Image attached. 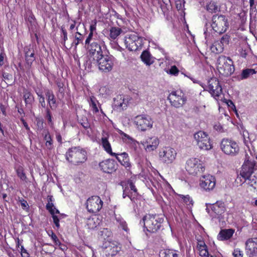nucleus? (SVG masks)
I'll use <instances>...</instances> for the list:
<instances>
[{"label":"nucleus","instance_id":"nucleus-60","mask_svg":"<svg viewBox=\"0 0 257 257\" xmlns=\"http://www.w3.org/2000/svg\"><path fill=\"white\" fill-rule=\"evenodd\" d=\"M93 35V34L92 32H90L87 39L85 40V45H88V46L90 45V44H91L90 41L92 40Z\"/></svg>","mask_w":257,"mask_h":257},{"label":"nucleus","instance_id":"nucleus-11","mask_svg":"<svg viewBox=\"0 0 257 257\" xmlns=\"http://www.w3.org/2000/svg\"><path fill=\"white\" fill-rule=\"evenodd\" d=\"M185 169L189 174L194 176L201 173L204 170L201 161L199 159L195 158H192L187 160L186 163Z\"/></svg>","mask_w":257,"mask_h":257},{"label":"nucleus","instance_id":"nucleus-56","mask_svg":"<svg viewBox=\"0 0 257 257\" xmlns=\"http://www.w3.org/2000/svg\"><path fill=\"white\" fill-rule=\"evenodd\" d=\"M242 137L243 138L244 143L246 144L249 142V134L247 131H243L242 132Z\"/></svg>","mask_w":257,"mask_h":257},{"label":"nucleus","instance_id":"nucleus-24","mask_svg":"<svg viewBox=\"0 0 257 257\" xmlns=\"http://www.w3.org/2000/svg\"><path fill=\"white\" fill-rule=\"evenodd\" d=\"M101 170L107 173H111L115 171V163L113 160L108 159L102 161L99 164Z\"/></svg>","mask_w":257,"mask_h":257},{"label":"nucleus","instance_id":"nucleus-53","mask_svg":"<svg viewBox=\"0 0 257 257\" xmlns=\"http://www.w3.org/2000/svg\"><path fill=\"white\" fill-rule=\"evenodd\" d=\"M199 254L202 257H209V254L207 250V248H202L199 249Z\"/></svg>","mask_w":257,"mask_h":257},{"label":"nucleus","instance_id":"nucleus-39","mask_svg":"<svg viewBox=\"0 0 257 257\" xmlns=\"http://www.w3.org/2000/svg\"><path fill=\"white\" fill-rule=\"evenodd\" d=\"M83 40V36L79 32H76L74 37V40L71 44V46L74 45L75 48L77 47V46L80 43H82Z\"/></svg>","mask_w":257,"mask_h":257},{"label":"nucleus","instance_id":"nucleus-38","mask_svg":"<svg viewBox=\"0 0 257 257\" xmlns=\"http://www.w3.org/2000/svg\"><path fill=\"white\" fill-rule=\"evenodd\" d=\"M141 58L147 65H150L153 63L151 61V54L148 51H144L141 54Z\"/></svg>","mask_w":257,"mask_h":257},{"label":"nucleus","instance_id":"nucleus-12","mask_svg":"<svg viewBox=\"0 0 257 257\" xmlns=\"http://www.w3.org/2000/svg\"><path fill=\"white\" fill-rule=\"evenodd\" d=\"M134 123L139 130L145 132L152 127L153 121L150 116L142 114L135 117Z\"/></svg>","mask_w":257,"mask_h":257},{"label":"nucleus","instance_id":"nucleus-50","mask_svg":"<svg viewBox=\"0 0 257 257\" xmlns=\"http://www.w3.org/2000/svg\"><path fill=\"white\" fill-rule=\"evenodd\" d=\"M37 94L38 97H39V103H40V104L42 107L45 108L46 107V102L45 101L44 97L42 95V93H40L39 92H37Z\"/></svg>","mask_w":257,"mask_h":257},{"label":"nucleus","instance_id":"nucleus-3","mask_svg":"<svg viewBox=\"0 0 257 257\" xmlns=\"http://www.w3.org/2000/svg\"><path fill=\"white\" fill-rule=\"evenodd\" d=\"M163 221L164 219L158 215L148 214L143 217L140 223H143L147 231L155 233L160 229Z\"/></svg>","mask_w":257,"mask_h":257},{"label":"nucleus","instance_id":"nucleus-23","mask_svg":"<svg viewBox=\"0 0 257 257\" xmlns=\"http://www.w3.org/2000/svg\"><path fill=\"white\" fill-rule=\"evenodd\" d=\"M109 134L108 132L103 131L101 134V145L104 150L112 156H116V154L112 152L110 144L108 141Z\"/></svg>","mask_w":257,"mask_h":257},{"label":"nucleus","instance_id":"nucleus-46","mask_svg":"<svg viewBox=\"0 0 257 257\" xmlns=\"http://www.w3.org/2000/svg\"><path fill=\"white\" fill-rule=\"evenodd\" d=\"M17 174L18 177L23 181L26 180L27 179L26 176L24 172L23 169L22 167H19L17 169Z\"/></svg>","mask_w":257,"mask_h":257},{"label":"nucleus","instance_id":"nucleus-59","mask_svg":"<svg viewBox=\"0 0 257 257\" xmlns=\"http://www.w3.org/2000/svg\"><path fill=\"white\" fill-rule=\"evenodd\" d=\"M57 86L58 87V88H59V92L62 94H64V84L62 82H57Z\"/></svg>","mask_w":257,"mask_h":257},{"label":"nucleus","instance_id":"nucleus-58","mask_svg":"<svg viewBox=\"0 0 257 257\" xmlns=\"http://www.w3.org/2000/svg\"><path fill=\"white\" fill-rule=\"evenodd\" d=\"M233 255L234 257H242L243 253L239 248H236L233 251Z\"/></svg>","mask_w":257,"mask_h":257},{"label":"nucleus","instance_id":"nucleus-21","mask_svg":"<svg viewBox=\"0 0 257 257\" xmlns=\"http://www.w3.org/2000/svg\"><path fill=\"white\" fill-rule=\"evenodd\" d=\"M25 57L26 61V67L30 69L32 66L33 62L35 60V51L33 47L31 45L25 48Z\"/></svg>","mask_w":257,"mask_h":257},{"label":"nucleus","instance_id":"nucleus-51","mask_svg":"<svg viewBox=\"0 0 257 257\" xmlns=\"http://www.w3.org/2000/svg\"><path fill=\"white\" fill-rule=\"evenodd\" d=\"M168 4H161L160 5V8L162 10V12L163 13V14L164 16L167 15L168 12L169 11V7Z\"/></svg>","mask_w":257,"mask_h":257},{"label":"nucleus","instance_id":"nucleus-32","mask_svg":"<svg viewBox=\"0 0 257 257\" xmlns=\"http://www.w3.org/2000/svg\"><path fill=\"white\" fill-rule=\"evenodd\" d=\"M114 105L119 108H121L122 109L125 108L127 106V104L125 102L124 98L120 96H117L116 98L114 99Z\"/></svg>","mask_w":257,"mask_h":257},{"label":"nucleus","instance_id":"nucleus-25","mask_svg":"<svg viewBox=\"0 0 257 257\" xmlns=\"http://www.w3.org/2000/svg\"><path fill=\"white\" fill-rule=\"evenodd\" d=\"M46 209L52 215L53 222L57 228L60 227L59 219L56 214H59V211L54 206L53 202H48L46 205Z\"/></svg>","mask_w":257,"mask_h":257},{"label":"nucleus","instance_id":"nucleus-37","mask_svg":"<svg viewBox=\"0 0 257 257\" xmlns=\"http://www.w3.org/2000/svg\"><path fill=\"white\" fill-rule=\"evenodd\" d=\"M99 220L96 217L88 219L87 222L88 228L90 229H95L99 225Z\"/></svg>","mask_w":257,"mask_h":257},{"label":"nucleus","instance_id":"nucleus-15","mask_svg":"<svg viewBox=\"0 0 257 257\" xmlns=\"http://www.w3.org/2000/svg\"><path fill=\"white\" fill-rule=\"evenodd\" d=\"M103 202L98 196L89 198L86 202V208L89 212L97 213L102 208Z\"/></svg>","mask_w":257,"mask_h":257},{"label":"nucleus","instance_id":"nucleus-5","mask_svg":"<svg viewBox=\"0 0 257 257\" xmlns=\"http://www.w3.org/2000/svg\"><path fill=\"white\" fill-rule=\"evenodd\" d=\"M204 90L208 91L216 100H221L223 98L222 87L218 79L215 77L210 78Z\"/></svg>","mask_w":257,"mask_h":257},{"label":"nucleus","instance_id":"nucleus-43","mask_svg":"<svg viewBox=\"0 0 257 257\" xmlns=\"http://www.w3.org/2000/svg\"><path fill=\"white\" fill-rule=\"evenodd\" d=\"M78 121L85 129H87L90 126V124L86 116H82L79 118Z\"/></svg>","mask_w":257,"mask_h":257},{"label":"nucleus","instance_id":"nucleus-55","mask_svg":"<svg viewBox=\"0 0 257 257\" xmlns=\"http://www.w3.org/2000/svg\"><path fill=\"white\" fill-rule=\"evenodd\" d=\"M51 238L54 241V242L56 245L60 246L61 245V243L60 240L58 239L56 235L53 232L51 234Z\"/></svg>","mask_w":257,"mask_h":257},{"label":"nucleus","instance_id":"nucleus-57","mask_svg":"<svg viewBox=\"0 0 257 257\" xmlns=\"http://www.w3.org/2000/svg\"><path fill=\"white\" fill-rule=\"evenodd\" d=\"M21 253L22 257H29L30 254L23 245H21Z\"/></svg>","mask_w":257,"mask_h":257},{"label":"nucleus","instance_id":"nucleus-44","mask_svg":"<svg viewBox=\"0 0 257 257\" xmlns=\"http://www.w3.org/2000/svg\"><path fill=\"white\" fill-rule=\"evenodd\" d=\"M179 197L183 200V202L188 206L193 205V200L189 195H179Z\"/></svg>","mask_w":257,"mask_h":257},{"label":"nucleus","instance_id":"nucleus-62","mask_svg":"<svg viewBox=\"0 0 257 257\" xmlns=\"http://www.w3.org/2000/svg\"><path fill=\"white\" fill-rule=\"evenodd\" d=\"M239 51L240 53V55L242 57H243V58L246 57V56L247 55V50H246L245 49H244L242 48L239 50Z\"/></svg>","mask_w":257,"mask_h":257},{"label":"nucleus","instance_id":"nucleus-28","mask_svg":"<svg viewBox=\"0 0 257 257\" xmlns=\"http://www.w3.org/2000/svg\"><path fill=\"white\" fill-rule=\"evenodd\" d=\"M46 96L50 108L52 109L56 108L57 107L56 100L53 92L48 90L46 92Z\"/></svg>","mask_w":257,"mask_h":257},{"label":"nucleus","instance_id":"nucleus-34","mask_svg":"<svg viewBox=\"0 0 257 257\" xmlns=\"http://www.w3.org/2000/svg\"><path fill=\"white\" fill-rule=\"evenodd\" d=\"M245 179V182H246L250 186L252 187L254 189L257 188V178L254 176L252 175L248 176V177H243Z\"/></svg>","mask_w":257,"mask_h":257},{"label":"nucleus","instance_id":"nucleus-17","mask_svg":"<svg viewBox=\"0 0 257 257\" xmlns=\"http://www.w3.org/2000/svg\"><path fill=\"white\" fill-rule=\"evenodd\" d=\"M159 140L156 137H148L141 141V144L146 151L151 152L155 150L159 144Z\"/></svg>","mask_w":257,"mask_h":257},{"label":"nucleus","instance_id":"nucleus-64","mask_svg":"<svg viewBox=\"0 0 257 257\" xmlns=\"http://www.w3.org/2000/svg\"><path fill=\"white\" fill-rule=\"evenodd\" d=\"M3 76L5 80H9L12 79V75L9 73H3Z\"/></svg>","mask_w":257,"mask_h":257},{"label":"nucleus","instance_id":"nucleus-10","mask_svg":"<svg viewBox=\"0 0 257 257\" xmlns=\"http://www.w3.org/2000/svg\"><path fill=\"white\" fill-rule=\"evenodd\" d=\"M194 139L200 149L209 150L212 149V145L208 135L206 133L199 131L194 135Z\"/></svg>","mask_w":257,"mask_h":257},{"label":"nucleus","instance_id":"nucleus-8","mask_svg":"<svg viewBox=\"0 0 257 257\" xmlns=\"http://www.w3.org/2000/svg\"><path fill=\"white\" fill-rule=\"evenodd\" d=\"M113 64V57L106 54L92 63V66H98L100 70L107 72L112 70Z\"/></svg>","mask_w":257,"mask_h":257},{"label":"nucleus","instance_id":"nucleus-49","mask_svg":"<svg viewBox=\"0 0 257 257\" xmlns=\"http://www.w3.org/2000/svg\"><path fill=\"white\" fill-rule=\"evenodd\" d=\"M179 72V70L175 65L172 66L170 69H169V71L168 72V73H169L170 74L174 76H177Z\"/></svg>","mask_w":257,"mask_h":257},{"label":"nucleus","instance_id":"nucleus-36","mask_svg":"<svg viewBox=\"0 0 257 257\" xmlns=\"http://www.w3.org/2000/svg\"><path fill=\"white\" fill-rule=\"evenodd\" d=\"M115 220L119 224V226L121 227L123 230L127 232L129 230L127 225L125 221L120 215L115 216Z\"/></svg>","mask_w":257,"mask_h":257},{"label":"nucleus","instance_id":"nucleus-47","mask_svg":"<svg viewBox=\"0 0 257 257\" xmlns=\"http://www.w3.org/2000/svg\"><path fill=\"white\" fill-rule=\"evenodd\" d=\"M46 118L48 120L49 124L50 126H52L53 125V122L52 121V116L50 109L47 108L46 110Z\"/></svg>","mask_w":257,"mask_h":257},{"label":"nucleus","instance_id":"nucleus-2","mask_svg":"<svg viewBox=\"0 0 257 257\" xmlns=\"http://www.w3.org/2000/svg\"><path fill=\"white\" fill-rule=\"evenodd\" d=\"M89 49V59L87 61L88 67H92V63L98 60L100 57L107 53L106 46L103 42L94 41L88 46Z\"/></svg>","mask_w":257,"mask_h":257},{"label":"nucleus","instance_id":"nucleus-35","mask_svg":"<svg viewBox=\"0 0 257 257\" xmlns=\"http://www.w3.org/2000/svg\"><path fill=\"white\" fill-rule=\"evenodd\" d=\"M24 98L26 104H32L34 101V97L33 94L27 90L24 92Z\"/></svg>","mask_w":257,"mask_h":257},{"label":"nucleus","instance_id":"nucleus-29","mask_svg":"<svg viewBox=\"0 0 257 257\" xmlns=\"http://www.w3.org/2000/svg\"><path fill=\"white\" fill-rule=\"evenodd\" d=\"M159 257H179V254L176 250L164 249L159 252Z\"/></svg>","mask_w":257,"mask_h":257},{"label":"nucleus","instance_id":"nucleus-52","mask_svg":"<svg viewBox=\"0 0 257 257\" xmlns=\"http://www.w3.org/2000/svg\"><path fill=\"white\" fill-rule=\"evenodd\" d=\"M229 41V37L227 35H225L223 36L219 41L221 44H222L223 46L226 45L228 44Z\"/></svg>","mask_w":257,"mask_h":257},{"label":"nucleus","instance_id":"nucleus-14","mask_svg":"<svg viewBox=\"0 0 257 257\" xmlns=\"http://www.w3.org/2000/svg\"><path fill=\"white\" fill-rule=\"evenodd\" d=\"M168 99L171 105L176 108L182 107L186 102L187 98L185 94L181 91H172L168 96Z\"/></svg>","mask_w":257,"mask_h":257},{"label":"nucleus","instance_id":"nucleus-20","mask_svg":"<svg viewBox=\"0 0 257 257\" xmlns=\"http://www.w3.org/2000/svg\"><path fill=\"white\" fill-rule=\"evenodd\" d=\"M256 163L253 160H247L242 166L240 175L242 177H248L252 175L255 170Z\"/></svg>","mask_w":257,"mask_h":257},{"label":"nucleus","instance_id":"nucleus-7","mask_svg":"<svg viewBox=\"0 0 257 257\" xmlns=\"http://www.w3.org/2000/svg\"><path fill=\"white\" fill-rule=\"evenodd\" d=\"M177 152L174 149L170 147H165L161 149L159 152V159L163 164L172 163L175 160Z\"/></svg>","mask_w":257,"mask_h":257},{"label":"nucleus","instance_id":"nucleus-9","mask_svg":"<svg viewBox=\"0 0 257 257\" xmlns=\"http://www.w3.org/2000/svg\"><path fill=\"white\" fill-rule=\"evenodd\" d=\"M124 44L130 51H137L142 47L143 39L137 34L127 35L124 38Z\"/></svg>","mask_w":257,"mask_h":257},{"label":"nucleus","instance_id":"nucleus-13","mask_svg":"<svg viewBox=\"0 0 257 257\" xmlns=\"http://www.w3.org/2000/svg\"><path fill=\"white\" fill-rule=\"evenodd\" d=\"M221 150L226 155L235 156L239 151L237 144L234 141L228 139H223L220 144Z\"/></svg>","mask_w":257,"mask_h":257},{"label":"nucleus","instance_id":"nucleus-61","mask_svg":"<svg viewBox=\"0 0 257 257\" xmlns=\"http://www.w3.org/2000/svg\"><path fill=\"white\" fill-rule=\"evenodd\" d=\"M126 196L130 198V199L131 200V201L135 202V200H136L135 198L132 197V196L130 194H126V190H123V194H122L123 198H125Z\"/></svg>","mask_w":257,"mask_h":257},{"label":"nucleus","instance_id":"nucleus-63","mask_svg":"<svg viewBox=\"0 0 257 257\" xmlns=\"http://www.w3.org/2000/svg\"><path fill=\"white\" fill-rule=\"evenodd\" d=\"M21 204L22 207L23 208V209H28L29 205L26 200H21Z\"/></svg>","mask_w":257,"mask_h":257},{"label":"nucleus","instance_id":"nucleus-31","mask_svg":"<svg viewBox=\"0 0 257 257\" xmlns=\"http://www.w3.org/2000/svg\"><path fill=\"white\" fill-rule=\"evenodd\" d=\"M223 49L224 46L219 41L215 42L210 48L212 52L216 54L221 53Z\"/></svg>","mask_w":257,"mask_h":257},{"label":"nucleus","instance_id":"nucleus-16","mask_svg":"<svg viewBox=\"0 0 257 257\" xmlns=\"http://www.w3.org/2000/svg\"><path fill=\"white\" fill-rule=\"evenodd\" d=\"M211 210L208 208L206 210L211 216L214 218H219L226 211L225 204L222 202L217 201L210 206Z\"/></svg>","mask_w":257,"mask_h":257},{"label":"nucleus","instance_id":"nucleus-18","mask_svg":"<svg viewBox=\"0 0 257 257\" xmlns=\"http://www.w3.org/2000/svg\"><path fill=\"white\" fill-rule=\"evenodd\" d=\"M215 185V179L210 175L202 176L200 180V187L206 191L212 190Z\"/></svg>","mask_w":257,"mask_h":257},{"label":"nucleus","instance_id":"nucleus-54","mask_svg":"<svg viewBox=\"0 0 257 257\" xmlns=\"http://www.w3.org/2000/svg\"><path fill=\"white\" fill-rule=\"evenodd\" d=\"M99 234L102 236V237L105 239V236H109L111 235V232L107 228H103V230L100 232Z\"/></svg>","mask_w":257,"mask_h":257},{"label":"nucleus","instance_id":"nucleus-19","mask_svg":"<svg viewBox=\"0 0 257 257\" xmlns=\"http://www.w3.org/2000/svg\"><path fill=\"white\" fill-rule=\"evenodd\" d=\"M102 247L105 249L107 255L113 256L121 249L120 244L116 241H105L102 245Z\"/></svg>","mask_w":257,"mask_h":257},{"label":"nucleus","instance_id":"nucleus-22","mask_svg":"<svg viewBox=\"0 0 257 257\" xmlns=\"http://www.w3.org/2000/svg\"><path fill=\"white\" fill-rule=\"evenodd\" d=\"M245 248L249 257L257 256V238H251L245 242Z\"/></svg>","mask_w":257,"mask_h":257},{"label":"nucleus","instance_id":"nucleus-30","mask_svg":"<svg viewBox=\"0 0 257 257\" xmlns=\"http://www.w3.org/2000/svg\"><path fill=\"white\" fill-rule=\"evenodd\" d=\"M206 10L211 13H215L220 11V8L217 3L214 1H210L206 5Z\"/></svg>","mask_w":257,"mask_h":257},{"label":"nucleus","instance_id":"nucleus-40","mask_svg":"<svg viewBox=\"0 0 257 257\" xmlns=\"http://www.w3.org/2000/svg\"><path fill=\"white\" fill-rule=\"evenodd\" d=\"M44 140L46 141L45 145L48 149L52 148L53 141L49 132H46L44 136Z\"/></svg>","mask_w":257,"mask_h":257},{"label":"nucleus","instance_id":"nucleus-1","mask_svg":"<svg viewBox=\"0 0 257 257\" xmlns=\"http://www.w3.org/2000/svg\"><path fill=\"white\" fill-rule=\"evenodd\" d=\"M66 159L71 164L79 166L84 163L87 160L86 151L80 147L69 148L65 154Z\"/></svg>","mask_w":257,"mask_h":257},{"label":"nucleus","instance_id":"nucleus-42","mask_svg":"<svg viewBox=\"0 0 257 257\" xmlns=\"http://www.w3.org/2000/svg\"><path fill=\"white\" fill-rule=\"evenodd\" d=\"M99 93L102 97H105L110 95L111 90L107 86H102L100 88Z\"/></svg>","mask_w":257,"mask_h":257},{"label":"nucleus","instance_id":"nucleus-26","mask_svg":"<svg viewBox=\"0 0 257 257\" xmlns=\"http://www.w3.org/2000/svg\"><path fill=\"white\" fill-rule=\"evenodd\" d=\"M234 232L233 229H222L218 234L217 238L220 240H228L232 236Z\"/></svg>","mask_w":257,"mask_h":257},{"label":"nucleus","instance_id":"nucleus-41","mask_svg":"<svg viewBox=\"0 0 257 257\" xmlns=\"http://www.w3.org/2000/svg\"><path fill=\"white\" fill-rule=\"evenodd\" d=\"M90 106L92 108V110L94 113H96L98 112V109L96 105V102L97 101L96 100L95 97L93 96H91L90 97V100L89 101Z\"/></svg>","mask_w":257,"mask_h":257},{"label":"nucleus","instance_id":"nucleus-48","mask_svg":"<svg viewBox=\"0 0 257 257\" xmlns=\"http://www.w3.org/2000/svg\"><path fill=\"white\" fill-rule=\"evenodd\" d=\"M125 185H128V188L133 191L135 194H137V189L136 188L135 185L134 184L132 180H127V183Z\"/></svg>","mask_w":257,"mask_h":257},{"label":"nucleus","instance_id":"nucleus-27","mask_svg":"<svg viewBox=\"0 0 257 257\" xmlns=\"http://www.w3.org/2000/svg\"><path fill=\"white\" fill-rule=\"evenodd\" d=\"M118 162L125 168L130 166L131 164L129 161L128 156L126 153H123L120 154H117L115 156Z\"/></svg>","mask_w":257,"mask_h":257},{"label":"nucleus","instance_id":"nucleus-33","mask_svg":"<svg viewBox=\"0 0 257 257\" xmlns=\"http://www.w3.org/2000/svg\"><path fill=\"white\" fill-rule=\"evenodd\" d=\"M122 32V30L118 27H111L109 30V37L113 40L115 39Z\"/></svg>","mask_w":257,"mask_h":257},{"label":"nucleus","instance_id":"nucleus-6","mask_svg":"<svg viewBox=\"0 0 257 257\" xmlns=\"http://www.w3.org/2000/svg\"><path fill=\"white\" fill-rule=\"evenodd\" d=\"M212 29L219 34L224 33L228 28L227 19L224 15H214L212 18Z\"/></svg>","mask_w":257,"mask_h":257},{"label":"nucleus","instance_id":"nucleus-4","mask_svg":"<svg viewBox=\"0 0 257 257\" xmlns=\"http://www.w3.org/2000/svg\"><path fill=\"white\" fill-rule=\"evenodd\" d=\"M217 68L219 73L224 76L231 75L235 70L232 60L229 57L223 55L217 58Z\"/></svg>","mask_w":257,"mask_h":257},{"label":"nucleus","instance_id":"nucleus-45","mask_svg":"<svg viewBox=\"0 0 257 257\" xmlns=\"http://www.w3.org/2000/svg\"><path fill=\"white\" fill-rule=\"evenodd\" d=\"M61 36L63 40V42H62V43L64 46H65L66 41L68 39L67 32L64 26H61Z\"/></svg>","mask_w":257,"mask_h":257}]
</instances>
